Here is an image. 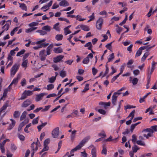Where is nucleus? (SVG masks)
Listing matches in <instances>:
<instances>
[{
  "instance_id": "a211bd4d",
  "label": "nucleus",
  "mask_w": 157,
  "mask_h": 157,
  "mask_svg": "<svg viewBox=\"0 0 157 157\" xmlns=\"http://www.w3.org/2000/svg\"><path fill=\"white\" fill-rule=\"evenodd\" d=\"M77 132V131L76 130H74L72 132V133H71V134L70 135V139L72 141H73L75 137H76V133Z\"/></svg>"
},
{
  "instance_id": "2f4dec72",
  "label": "nucleus",
  "mask_w": 157,
  "mask_h": 157,
  "mask_svg": "<svg viewBox=\"0 0 157 157\" xmlns=\"http://www.w3.org/2000/svg\"><path fill=\"white\" fill-rule=\"evenodd\" d=\"M20 7L22 10L26 11L27 10V7L25 4L24 3H20Z\"/></svg>"
},
{
  "instance_id": "a878e982",
  "label": "nucleus",
  "mask_w": 157,
  "mask_h": 157,
  "mask_svg": "<svg viewBox=\"0 0 157 157\" xmlns=\"http://www.w3.org/2000/svg\"><path fill=\"white\" fill-rule=\"evenodd\" d=\"M81 29L84 31H88L90 29L89 27L86 25H81Z\"/></svg>"
},
{
  "instance_id": "f704fd0d",
  "label": "nucleus",
  "mask_w": 157,
  "mask_h": 157,
  "mask_svg": "<svg viewBox=\"0 0 157 157\" xmlns=\"http://www.w3.org/2000/svg\"><path fill=\"white\" fill-rule=\"evenodd\" d=\"M63 36L62 34H57L55 37V39L58 41L61 40L63 38Z\"/></svg>"
},
{
  "instance_id": "cd10ccee",
  "label": "nucleus",
  "mask_w": 157,
  "mask_h": 157,
  "mask_svg": "<svg viewBox=\"0 0 157 157\" xmlns=\"http://www.w3.org/2000/svg\"><path fill=\"white\" fill-rule=\"evenodd\" d=\"M36 33H39L40 35H44L47 34V32L43 30L42 29V30H37L36 31Z\"/></svg>"
},
{
  "instance_id": "393cba45",
  "label": "nucleus",
  "mask_w": 157,
  "mask_h": 157,
  "mask_svg": "<svg viewBox=\"0 0 157 157\" xmlns=\"http://www.w3.org/2000/svg\"><path fill=\"white\" fill-rule=\"evenodd\" d=\"M46 40L45 39H43L41 40H40L39 41H38L36 42H33L31 43V44L32 45H35V44H40L41 43H43Z\"/></svg>"
},
{
  "instance_id": "aec40b11",
  "label": "nucleus",
  "mask_w": 157,
  "mask_h": 157,
  "mask_svg": "<svg viewBox=\"0 0 157 157\" xmlns=\"http://www.w3.org/2000/svg\"><path fill=\"white\" fill-rule=\"evenodd\" d=\"M53 51L56 53H59L63 52V50L60 47L54 48L53 49Z\"/></svg>"
},
{
  "instance_id": "f03ea898",
  "label": "nucleus",
  "mask_w": 157,
  "mask_h": 157,
  "mask_svg": "<svg viewBox=\"0 0 157 157\" xmlns=\"http://www.w3.org/2000/svg\"><path fill=\"white\" fill-rule=\"evenodd\" d=\"M20 66L18 63H15L12 67L10 70V74L11 76H13L18 70Z\"/></svg>"
},
{
  "instance_id": "603ef678",
  "label": "nucleus",
  "mask_w": 157,
  "mask_h": 157,
  "mask_svg": "<svg viewBox=\"0 0 157 157\" xmlns=\"http://www.w3.org/2000/svg\"><path fill=\"white\" fill-rule=\"evenodd\" d=\"M132 149L133 152L136 153L137 151V150L139 149V148L137 146L135 145L134 146L132 147Z\"/></svg>"
},
{
  "instance_id": "9b49d317",
  "label": "nucleus",
  "mask_w": 157,
  "mask_h": 157,
  "mask_svg": "<svg viewBox=\"0 0 157 157\" xmlns=\"http://www.w3.org/2000/svg\"><path fill=\"white\" fill-rule=\"evenodd\" d=\"M39 45L36 46H34L33 47V49L35 50H37L39 48H41L42 47H47L48 45V43H42L40 44H39Z\"/></svg>"
},
{
  "instance_id": "8fccbe9b",
  "label": "nucleus",
  "mask_w": 157,
  "mask_h": 157,
  "mask_svg": "<svg viewBox=\"0 0 157 157\" xmlns=\"http://www.w3.org/2000/svg\"><path fill=\"white\" fill-rule=\"evenodd\" d=\"M58 19L59 21H65L67 23H70V21L68 20L64 17H59L58 18Z\"/></svg>"
},
{
  "instance_id": "4d7b16f0",
  "label": "nucleus",
  "mask_w": 157,
  "mask_h": 157,
  "mask_svg": "<svg viewBox=\"0 0 157 157\" xmlns=\"http://www.w3.org/2000/svg\"><path fill=\"white\" fill-rule=\"evenodd\" d=\"M98 111L100 114L103 115H105L106 114V111L105 110L102 109H99L98 110Z\"/></svg>"
},
{
  "instance_id": "f8f14e48",
  "label": "nucleus",
  "mask_w": 157,
  "mask_h": 157,
  "mask_svg": "<svg viewBox=\"0 0 157 157\" xmlns=\"http://www.w3.org/2000/svg\"><path fill=\"white\" fill-rule=\"evenodd\" d=\"M47 94L45 93H41L39 94L36 95L35 100L36 101H38L40 100L42 98L44 95H46Z\"/></svg>"
},
{
  "instance_id": "c756f323",
  "label": "nucleus",
  "mask_w": 157,
  "mask_h": 157,
  "mask_svg": "<svg viewBox=\"0 0 157 157\" xmlns=\"http://www.w3.org/2000/svg\"><path fill=\"white\" fill-rule=\"evenodd\" d=\"M10 25L9 24L6 23L2 27V29L3 30L2 31H4V32L5 31H7L9 28Z\"/></svg>"
},
{
  "instance_id": "39448f33",
  "label": "nucleus",
  "mask_w": 157,
  "mask_h": 157,
  "mask_svg": "<svg viewBox=\"0 0 157 157\" xmlns=\"http://www.w3.org/2000/svg\"><path fill=\"white\" fill-rule=\"evenodd\" d=\"M52 134L53 138H57L59 134V128L58 127H57L54 129L52 132Z\"/></svg>"
},
{
  "instance_id": "79ce46f5",
  "label": "nucleus",
  "mask_w": 157,
  "mask_h": 157,
  "mask_svg": "<svg viewBox=\"0 0 157 157\" xmlns=\"http://www.w3.org/2000/svg\"><path fill=\"white\" fill-rule=\"evenodd\" d=\"M60 75L62 78H64L66 76V73L65 71L62 70L59 73Z\"/></svg>"
},
{
  "instance_id": "a19ab883",
  "label": "nucleus",
  "mask_w": 157,
  "mask_h": 157,
  "mask_svg": "<svg viewBox=\"0 0 157 157\" xmlns=\"http://www.w3.org/2000/svg\"><path fill=\"white\" fill-rule=\"evenodd\" d=\"M48 82L49 83H53L55 81L56 78V77L52 76L51 78H48Z\"/></svg>"
},
{
  "instance_id": "c9c22d12",
  "label": "nucleus",
  "mask_w": 157,
  "mask_h": 157,
  "mask_svg": "<svg viewBox=\"0 0 157 157\" xmlns=\"http://www.w3.org/2000/svg\"><path fill=\"white\" fill-rule=\"evenodd\" d=\"M39 120V117H37L34 118L33 119L32 122V124L33 125H35V124H37L38 123V121Z\"/></svg>"
},
{
  "instance_id": "0e129e2a",
  "label": "nucleus",
  "mask_w": 157,
  "mask_h": 157,
  "mask_svg": "<svg viewBox=\"0 0 157 157\" xmlns=\"http://www.w3.org/2000/svg\"><path fill=\"white\" fill-rule=\"evenodd\" d=\"M136 143L140 145L145 146V144L144 142H143L140 140H138L136 141Z\"/></svg>"
},
{
  "instance_id": "49530a36",
  "label": "nucleus",
  "mask_w": 157,
  "mask_h": 157,
  "mask_svg": "<svg viewBox=\"0 0 157 157\" xmlns=\"http://www.w3.org/2000/svg\"><path fill=\"white\" fill-rule=\"evenodd\" d=\"M25 51V49H22L20 51L18 52V53L17 54V56H21V55H23Z\"/></svg>"
},
{
  "instance_id": "2eb2a0df",
  "label": "nucleus",
  "mask_w": 157,
  "mask_h": 157,
  "mask_svg": "<svg viewBox=\"0 0 157 157\" xmlns=\"http://www.w3.org/2000/svg\"><path fill=\"white\" fill-rule=\"evenodd\" d=\"M20 75H18L17 76V78H14L12 81L10 85L9 86H10V87L11 86H12L13 84H14L15 85H16L18 82V80L19 79H20Z\"/></svg>"
},
{
  "instance_id": "ea45409f",
  "label": "nucleus",
  "mask_w": 157,
  "mask_h": 157,
  "mask_svg": "<svg viewBox=\"0 0 157 157\" xmlns=\"http://www.w3.org/2000/svg\"><path fill=\"white\" fill-rule=\"evenodd\" d=\"M20 115V113L17 111H14L13 113V117L15 118L18 117Z\"/></svg>"
},
{
  "instance_id": "69168bd1",
  "label": "nucleus",
  "mask_w": 157,
  "mask_h": 157,
  "mask_svg": "<svg viewBox=\"0 0 157 157\" xmlns=\"http://www.w3.org/2000/svg\"><path fill=\"white\" fill-rule=\"evenodd\" d=\"M98 72V70L94 67L92 68V73L94 75H95Z\"/></svg>"
},
{
  "instance_id": "473e14b6",
  "label": "nucleus",
  "mask_w": 157,
  "mask_h": 157,
  "mask_svg": "<svg viewBox=\"0 0 157 157\" xmlns=\"http://www.w3.org/2000/svg\"><path fill=\"white\" fill-rule=\"evenodd\" d=\"M59 23H57L55 24L53 26V29L56 31H60V28L59 26Z\"/></svg>"
},
{
  "instance_id": "72a5a7b5",
  "label": "nucleus",
  "mask_w": 157,
  "mask_h": 157,
  "mask_svg": "<svg viewBox=\"0 0 157 157\" xmlns=\"http://www.w3.org/2000/svg\"><path fill=\"white\" fill-rule=\"evenodd\" d=\"M47 124V122H45L44 123H42V124L40 125H38L37 126V128H38V130L39 131H40L41 129L44 127V126H45Z\"/></svg>"
},
{
  "instance_id": "3c124183",
  "label": "nucleus",
  "mask_w": 157,
  "mask_h": 157,
  "mask_svg": "<svg viewBox=\"0 0 157 157\" xmlns=\"http://www.w3.org/2000/svg\"><path fill=\"white\" fill-rule=\"evenodd\" d=\"M119 19L120 18L119 17L114 16L111 18V21L113 23L115 21H119Z\"/></svg>"
},
{
  "instance_id": "6e6552de",
  "label": "nucleus",
  "mask_w": 157,
  "mask_h": 157,
  "mask_svg": "<svg viewBox=\"0 0 157 157\" xmlns=\"http://www.w3.org/2000/svg\"><path fill=\"white\" fill-rule=\"evenodd\" d=\"M88 148L91 150V155L92 157H96L97 154L95 147L93 145H91L88 147Z\"/></svg>"
},
{
  "instance_id": "864d4df0",
  "label": "nucleus",
  "mask_w": 157,
  "mask_h": 157,
  "mask_svg": "<svg viewBox=\"0 0 157 157\" xmlns=\"http://www.w3.org/2000/svg\"><path fill=\"white\" fill-rule=\"evenodd\" d=\"M105 67H106V70H105V73L102 76V78L104 77L106 75L108 74V73L109 72V68L107 65H106L105 66Z\"/></svg>"
},
{
  "instance_id": "5701e85b",
  "label": "nucleus",
  "mask_w": 157,
  "mask_h": 157,
  "mask_svg": "<svg viewBox=\"0 0 157 157\" xmlns=\"http://www.w3.org/2000/svg\"><path fill=\"white\" fill-rule=\"evenodd\" d=\"M114 59V54L113 53L109 55L108 57V62H111Z\"/></svg>"
},
{
  "instance_id": "1a4fd4ad",
  "label": "nucleus",
  "mask_w": 157,
  "mask_h": 157,
  "mask_svg": "<svg viewBox=\"0 0 157 157\" xmlns=\"http://www.w3.org/2000/svg\"><path fill=\"white\" fill-rule=\"evenodd\" d=\"M121 94V93L119 92H115L114 93L112 97V102L113 105L115 104L117 96Z\"/></svg>"
},
{
  "instance_id": "e2e57ef3",
  "label": "nucleus",
  "mask_w": 157,
  "mask_h": 157,
  "mask_svg": "<svg viewBox=\"0 0 157 157\" xmlns=\"http://www.w3.org/2000/svg\"><path fill=\"white\" fill-rule=\"evenodd\" d=\"M153 72H151V71L149 70L147 72V79H148V80L150 79L151 78V75Z\"/></svg>"
},
{
  "instance_id": "7ed1b4c3",
  "label": "nucleus",
  "mask_w": 157,
  "mask_h": 157,
  "mask_svg": "<svg viewBox=\"0 0 157 157\" xmlns=\"http://www.w3.org/2000/svg\"><path fill=\"white\" fill-rule=\"evenodd\" d=\"M103 23V18L102 17H99L97 21L96 24V27L98 29L100 30L101 29Z\"/></svg>"
},
{
  "instance_id": "58836bf2",
  "label": "nucleus",
  "mask_w": 157,
  "mask_h": 157,
  "mask_svg": "<svg viewBox=\"0 0 157 157\" xmlns=\"http://www.w3.org/2000/svg\"><path fill=\"white\" fill-rule=\"evenodd\" d=\"M137 137L135 135H133L132 136V142L134 144H135L136 142Z\"/></svg>"
},
{
  "instance_id": "412c9836",
  "label": "nucleus",
  "mask_w": 157,
  "mask_h": 157,
  "mask_svg": "<svg viewBox=\"0 0 157 157\" xmlns=\"http://www.w3.org/2000/svg\"><path fill=\"white\" fill-rule=\"evenodd\" d=\"M37 29V27H31L25 29V32L27 33H31Z\"/></svg>"
},
{
  "instance_id": "423d86ee",
  "label": "nucleus",
  "mask_w": 157,
  "mask_h": 157,
  "mask_svg": "<svg viewBox=\"0 0 157 157\" xmlns=\"http://www.w3.org/2000/svg\"><path fill=\"white\" fill-rule=\"evenodd\" d=\"M40 146V143L39 142H37L36 143L33 142L31 144V147L33 151H36Z\"/></svg>"
},
{
  "instance_id": "052dcab7",
  "label": "nucleus",
  "mask_w": 157,
  "mask_h": 157,
  "mask_svg": "<svg viewBox=\"0 0 157 157\" xmlns=\"http://www.w3.org/2000/svg\"><path fill=\"white\" fill-rule=\"evenodd\" d=\"M76 19L78 20L79 21H83L85 20V18H81L80 16L79 15H77L76 17Z\"/></svg>"
},
{
  "instance_id": "e433bc0d",
  "label": "nucleus",
  "mask_w": 157,
  "mask_h": 157,
  "mask_svg": "<svg viewBox=\"0 0 157 157\" xmlns=\"http://www.w3.org/2000/svg\"><path fill=\"white\" fill-rule=\"evenodd\" d=\"M151 133L153 134L155 132L157 131V125L152 126L151 127Z\"/></svg>"
},
{
  "instance_id": "4468645a",
  "label": "nucleus",
  "mask_w": 157,
  "mask_h": 157,
  "mask_svg": "<svg viewBox=\"0 0 157 157\" xmlns=\"http://www.w3.org/2000/svg\"><path fill=\"white\" fill-rule=\"evenodd\" d=\"M59 5L63 7H66L69 6V4L68 2L65 0H63L59 3Z\"/></svg>"
},
{
  "instance_id": "9d476101",
  "label": "nucleus",
  "mask_w": 157,
  "mask_h": 157,
  "mask_svg": "<svg viewBox=\"0 0 157 157\" xmlns=\"http://www.w3.org/2000/svg\"><path fill=\"white\" fill-rule=\"evenodd\" d=\"M52 3V1H51L47 5L44 6L42 7L41 8V10H44V11L45 12L48 10L49 9Z\"/></svg>"
},
{
  "instance_id": "f3484780",
  "label": "nucleus",
  "mask_w": 157,
  "mask_h": 157,
  "mask_svg": "<svg viewBox=\"0 0 157 157\" xmlns=\"http://www.w3.org/2000/svg\"><path fill=\"white\" fill-rule=\"evenodd\" d=\"M31 103L30 100H27L23 102L22 105V107H26L29 105Z\"/></svg>"
},
{
  "instance_id": "a18cd8bd",
  "label": "nucleus",
  "mask_w": 157,
  "mask_h": 157,
  "mask_svg": "<svg viewBox=\"0 0 157 157\" xmlns=\"http://www.w3.org/2000/svg\"><path fill=\"white\" fill-rule=\"evenodd\" d=\"M63 30L65 35H66L71 33V32L69 30V29H67L66 28H65Z\"/></svg>"
},
{
  "instance_id": "bf43d9fd",
  "label": "nucleus",
  "mask_w": 157,
  "mask_h": 157,
  "mask_svg": "<svg viewBox=\"0 0 157 157\" xmlns=\"http://www.w3.org/2000/svg\"><path fill=\"white\" fill-rule=\"evenodd\" d=\"M11 88L10 86H9L8 87L4 90V93L7 94L8 91H10L11 90Z\"/></svg>"
},
{
  "instance_id": "6ab92c4d",
  "label": "nucleus",
  "mask_w": 157,
  "mask_h": 157,
  "mask_svg": "<svg viewBox=\"0 0 157 157\" xmlns=\"http://www.w3.org/2000/svg\"><path fill=\"white\" fill-rule=\"evenodd\" d=\"M41 21H36L32 22L28 25L30 27H34L38 25L39 23Z\"/></svg>"
},
{
  "instance_id": "0eeeda50",
  "label": "nucleus",
  "mask_w": 157,
  "mask_h": 157,
  "mask_svg": "<svg viewBox=\"0 0 157 157\" xmlns=\"http://www.w3.org/2000/svg\"><path fill=\"white\" fill-rule=\"evenodd\" d=\"M93 57V56L92 53L89 54L87 56L83 59L82 63L85 64H87L89 62V59H92Z\"/></svg>"
},
{
  "instance_id": "6e6d98bb",
  "label": "nucleus",
  "mask_w": 157,
  "mask_h": 157,
  "mask_svg": "<svg viewBox=\"0 0 157 157\" xmlns=\"http://www.w3.org/2000/svg\"><path fill=\"white\" fill-rule=\"evenodd\" d=\"M142 51L139 48L137 51L135 55V57H138L140 56L141 54Z\"/></svg>"
},
{
  "instance_id": "de8ad7c7",
  "label": "nucleus",
  "mask_w": 157,
  "mask_h": 157,
  "mask_svg": "<svg viewBox=\"0 0 157 157\" xmlns=\"http://www.w3.org/2000/svg\"><path fill=\"white\" fill-rule=\"evenodd\" d=\"M18 27H15L14 29L10 33V35L11 36H13L15 32H17L18 30Z\"/></svg>"
},
{
  "instance_id": "4be33fe9",
  "label": "nucleus",
  "mask_w": 157,
  "mask_h": 157,
  "mask_svg": "<svg viewBox=\"0 0 157 157\" xmlns=\"http://www.w3.org/2000/svg\"><path fill=\"white\" fill-rule=\"evenodd\" d=\"M22 60L23 62L21 64V66L25 68V69L27 67L28 61L27 60Z\"/></svg>"
},
{
  "instance_id": "5fc2aeb1",
  "label": "nucleus",
  "mask_w": 157,
  "mask_h": 157,
  "mask_svg": "<svg viewBox=\"0 0 157 157\" xmlns=\"http://www.w3.org/2000/svg\"><path fill=\"white\" fill-rule=\"evenodd\" d=\"M138 79L137 78H134L132 81V84L134 85H136L138 83Z\"/></svg>"
},
{
  "instance_id": "4c0bfd02",
  "label": "nucleus",
  "mask_w": 157,
  "mask_h": 157,
  "mask_svg": "<svg viewBox=\"0 0 157 157\" xmlns=\"http://www.w3.org/2000/svg\"><path fill=\"white\" fill-rule=\"evenodd\" d=\"M54 85H53V84H48V85L47 86V87L46 88V89H47L48 90H51L52 89H53V88H54Z\"/></svg>"
},
{
  "instance_id": "7c9ffc66",
  "label": "nucleus",
  "mask_w": 157,
  "mask_h": 157,
  "mask_svg": "<svg viewBox=\"0 0 157 157\" xmlns=\"http://www.w3.org/2000/svg\"><path fill=\"white\" fill-rule=\"evenodd\" d=\"M27 114V113L26 111H24L22 114L20 118V119L21 121H22V120L25 119V118L26 115Z\"/></svg>"
},
{
  "instance_id": "13d9d810",
  "label": "nucleus",
  "mask_w": 157,
  "mask_h": 157,
  "mask_svg": "<svg viewBox=\"0 0 157 157\" xmlns=\"http://www.w3.org/2000/svg\"><path fill=\"white\" fill-rule=\"evenodd\" d=\"M25 92L27 96H30L33 94V91L30 90H25Z\"/></svg>"
},
{
  "instance_id": "c85d7f7f",
  "label": "nucleus",
  "mask_w": 157,
  "mask_h": 157,
  "mask_svg": "<svg viewBox=\"0 0 157 157\" xmlns=\"http://www.w3.org/2000/svg\"><path fill=\"white\" fill-rule=\"evenodd\" d=\"M7 104H5L0 109V115L3 112H4V110H6L8 107Z\"/></svg>"
},
{
  "instance_id": "338daca9",
  "label": "nucleus",
  "mask_w": 157,
  "mask_h": 157,
  "mask_svg": "<svg viewBox=\"0 0 157 157\" xmlns=\"http://www.w3.org/2000/svg\"><path fill=\"white\" fill-rule=\"evenodd\" d=\"M135 113V110H133L129 115L127 118H129L130 117H133L134 116V113Z\"/></svg>"
},
{
  "instance_id": "dca6fc26",
  "label": "nucleus",
  "mask_w": 157,
  "mask_h": 157,
  "mask_svg": "<svg viewBox=\"0 0 157 157\" xmlns=\"http://www.w3.org/2000/svg\"><path fill=\"white\" fill-rule=\"evenodd\" d=\"M10 120L11 121V124L9 125L8 129L9 130L12 129L14 127L16 123V121L15 120L12 119H10Z\"/></svg>"
},
{
  "instance_id": "09e8293b",
  "label": "nucleus",
  "mask_w": 157,
  "mask_h": 157,
  "mask_svg": "<svg viewBox=\"0 0 157 157\" xmlns=\"http://www.w3.org/2000/svg\"><path fill=\"white\" fill-rule=\"evenodd\" d=\"M21 86H25L26 85V81L25 78H23L22 79L21 82Z\"/></svg>"
},
{
  "instance_id": "37998d69",
  "label": "nucleus",
  "mask_w": 157,
  "mask_h": 157,
  "mask_svg": "<svg viewBox=\"0 0 157 157\" xmlns=\"http://www.w3.org/2000/svg\"><path fill=\"white\" fill-rule=\"evenodd\" d=\"M125 66V64H124L122 65L121 66V67L120 69V72L118 74H119V75H120L123 73V72L124 71V69Z\"/></svg>"
},
{
  "instance_id": "ddd939ff",
  "label": "nucleus",
  "mask_w": 157,
  "mask_h": 157,
  "mask_svg": "<svg viewBox=\"0 0 157 157\" xmlns=\"http://www.w3.org/2000/svg\"><path fill=\"white\" fill-rule=\"evenodd\" d=\"M63 55H59L53 58V61L55 63H57L60 61L64 57Z\"/></svg>"
},
{
  "instance_id": "bb28decb",
  "label": "nucleus",
  "mask_w": 157,
  "mask_h": 157,
  "mask_svg": "<svg viewBox=\"0 0 157 157\" xmlns=\"http://www.w3.org/2000/svg\"><path fill=\"white\" fill-rule=\"evenodd\" d=\"M84 46L86 47H88V49L89 50H91L93 46L91 42H89L86 43L84 45Z\"/></svg>"
},
{
  "instance_id": "f257e3e1",
  "label": "nucleus",
  "mask_w": 157,
  "mask_h": 157,
  "mask_svg": "<svg viewBox=\"0 0 157 157\" xmlns=\"http://www.w3.org/2000/svg\"><path fill=\"white\" fill-rule=\"evenodd\" d=\"M90 137L89 136H87L83 139L79 144L75 148L72 149L70 153L67 152L65 155H67L68 157H71L74 155V152L77 150L80 149L83 146L84 144L90 139Z\"/></svg>"
},
{
  "instance_id": "680f3d73",
  "label": "nucleus",
  "mask_w": 157,
  "mask_h": 157,
  "mask_svg": "<svg viewBox=\"0 0 157 157\" xmlns=\"http://www.w3.org/2000/svg\"><path fill=\"white\" fill-rule=\"evenodd\" d=\"M89 89V84H86L84 90L82 91V92H84Z\"/></svg>"
},
{
  "instance_id": "774afa93",
  "label": "nucleus",
  "mask_w": 157,
  "mask_h": 157,
  "mask_svg": "<svg viewBox=\"0 0 157 157\" xmlns=\"http://www.w3.org/2000/svg\"><path fill=\"white\" fill-rule=\"evenodd\" d=\"M130 43H131V41L130 40H126L125 41L123 42L122 43V44L124 46H127Z\"/></svg>"
},
{
  "instance_id": "b1692460",
  "label": "nucleus",
  "mask_w": 157,
  "mask_h": 157,
  "mask_svg": "<svg viewBox=\"0 0 157 157\" xmlns=\"http://www.w3.org/2000/svg\"><path fill=\"white\" fill-rule=\"evenodd\" d=\"M42 29L45 31L46 32H49L51 30V27L50 26L47 25L43 27L42 28Z\"/></svg>"
},
{
  "instance_id": "20e7f679",
  "label": "nucleus",
  "mask_w": 157,
  "mask_h": 157,
  "mask_svg": "<svg viewBox=\"0 0 157 157\" xmlns=\"http://www.w3.org/2000/svg\"><path fill=\"white\" fill-rule=\"evenodd\" d=\"M45 50H42L40 52L39 57L40 59L42 61L44 60L46 58L47 55H45Z\"/></svg>"
},
{
  "instance_id": "c03bdc74",
  "label": "nucleus",
  "mask_w": 157,
  "mask_h": 157,
  "mask_svg": "<svg viewBox=\"0 0 157 157\" xmlns=\"http://www.w3.org/2000/svg\"><path fill=\"white\" fill-rule=\"evenodd\" d=\"M102 150L101 152V153L105 155H106L107 153V150L106 147L104 145H103L102 146Z\"/></svg>"
}]
</instances>
